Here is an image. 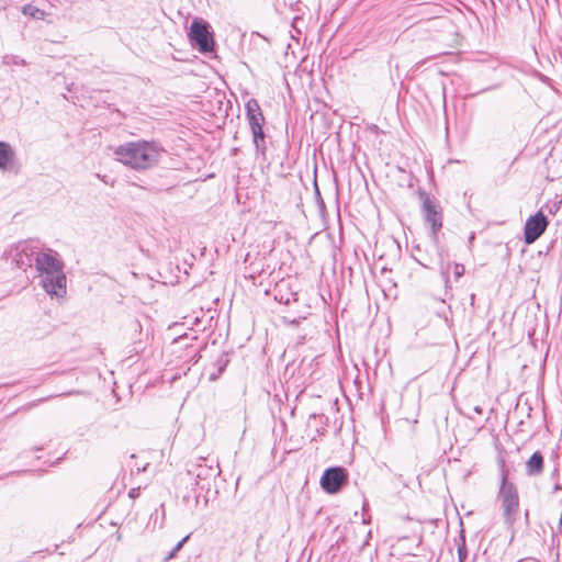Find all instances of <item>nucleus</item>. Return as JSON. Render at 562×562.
Here are the masks:
<instances>
[{"mask_svg": "<svg viewBox=\"0 0 562 562\" xmlns=\"http://www.w3.org/2000/svg\"><path fill=\"white\" fill-rule=\"evenodd\" d=\"M164 149L155 142H126L114 148L115 160L136 171L156 166Z\"/></svg>", "mask_w": 562, "mask_h": 562, "instance_id": "nucleus-1", "label": "nucleus"}, {"mask_svg": "<svg viewBox=\"0 0 562 562\" xmlns=\"http://www.w3.org/2000/svg\"><path fill=\"white\" fill-rule=\"evenodd\" d=\"M35 268L41 278V285L47 294L57 297L66 294L64 263L56 251L40 247L35 257Z\"/></svg>", "mask_w": 562, "mask_h": 562, "instance_id": "nucleus-2", "label": "nucleus"}, {"mask_svg": "<svg viewBox=\"0 0 562 562\" xmlns=\"http://www.w3.org/2000/svg\"><path fill=\"white\" fill-rule=\"evenodd\" d=\"M498 499L501 502L505 524L508 527H513L520 513L519 495L514 483L508 482L505 471L502 473Z\"/></svg>", "mask_w": 562, "mask_h": 562, "instance_id": "nucleus-3", "label": "nucleus"}, {"mask_svg": "<svg viewBox=\"0 0 562 562\" xmlns=\"http://www.w3.org/2000/svg\"><path fill=\"white\" fill-rule=\"evenodd\" d=\"M246 117L248 121L249 128L252 135V142L256 148V153L265 156L267 146H266V135L263 132L265 116L260 109V105L256 99H250L246 103Z\"/></svg>", "mask_w": 562, "mask_h": 562, "instance_id": "nucleus-4", "label": "nucleus"}, {"mask_svg": "<svg viewBox=\"0 0 562 562\" xmlns=\"http://www.w3.org/2000/svg\"><path fill=\"white\" fill-rule=\"evenodd\" d=\"M420 198L424 222L429 227V238L437 239L443 223L442 207L436 199L430 198L427 193H422Z\"/></svg>", "mask_w": 562, "mask_h": 562, "instance_id": "nucleus-5", "label": "nucleus"}, {"mask_svg": "<svg viewBox=\"0 0 562 562\" xmlns=\"http://www.w3.org/2000/svg\"><path fill=\"white\" fill-rule=\"evenodd\" d=\"M209 29L210 25L201 19H194L190 26L189 37L201 53H209L214 48L213 35Z\"/></svg>", "mask_w": 562, "mask_h": 562, "instance_id": "nucleus-6", "label": "nucleus"}, {"mask_svg": "<svg viewBox=\"0 0 562 562\" xmlns=\"http://www.w3.org/2000/svg\"><path fill=\"white\" fill-rule=\"evenodd\" d=\"M40 245L35 241L19 243L11 252L12 262L19 269L26 270L35 265V257L40 251Z\"/></svg>", "mask_w": 562, "mask_h": 562, "instance_id": "nucleus-7", "label": "nucleus"}, {"mask_svg": "<svg viewBox=\"0 0 562 562\" xmlns=\"http://www.w3.org/2000/svg\"><path fill=\"white\" fill-rule=\"evenodd\" d=\"M347 479L348 474L344 468H329L325 470L321 477V486L325 492L335 494L340 491L342 485L347 482Z\"/></svg>", "mask_w": 562, "mask_h": 562, "instance_id": "nucleus-8", "label": "nucleus"}, {"mask_svg": "<svg viewBox=\"0 0 562 562\" xmlns=\"http://www.w3.org/2000/svg\"><path fill=\"white\" fill-rule=\"evenodd\" d=\"M548 224V218L542 211H538L535 215L528 217L524 228L525 243L528 245L535 243L544 233Z\"/></svg>", "mask_w": 562, "mask_h": 562, "instance_id": "nucleus-9", "label": "nucleus"}, {"mask_svg": "<svg viewBox=\"0 0 562 562\" xmlns=\"http://www.w3.org/2000/svg\"><path fill=\"white\" fill-rule=\"evenodd\" d=\"M274 300L281 304L290 305L297 301V293L293 290L289 280H280L274 285Z\"/></svg>", "mask_w": 562, "mask_h": 562, "instance_id": "nucleus-10", "label": "nucleus"}, {"mask_svg": "<svg viewBox=\"0 0 562 562\" xmlns=\"http://www.w3.org/2000/svg\"><path fill=\"white\" fill-rule=\"evenodd\" d=\"M438 257V265L440 273L446 282L449 279V269L451 263L449 262L448 249L440 243L439 236L437 239H430Z\"/></svg>", "mask_w": 562, "mask_h": 562, "instance_id": "nucleus-11", "label": "nucleus"}, {"mask_svg": "<svg viewBox=\"0 0 562 562\" xmlns=\"http://www.w3.org/2000/svg\"><path fill=\"white\" fill-rule=\"evenodd\" d=\"M15 154L10 144L0 142V169L13 170L14 169Z\"/></svg>", "mask_w": 562, "mask_h": 562, "instance_id": "nucleus-12", "label": "nucleus"}, {"mask_svg": "<svg viewBox=\"0 0 562 562\" xmlns=\"http://www.w3.org/2000/svg\"><path fill=\"white\" fill-rule=\"evenodd\" d=\"M543 456L540 451H536L526 462V473L529 476H536L542 473L543 471Z\"/></svg>", "mask_w": 562, "mask_h": 562, "instance_id": "nucleus-13", "label": "nucleus"}, {"mask_svg": "<svg viewBox=\"0 0 562 562\" xmlns=\"http://www.w3.org/2000/svg\"><path fill=\"white\" fill-rule=\"evenodd\" d=\"M22 13L24 15H29V16H32L36 20H43L44 19V15H45V12L38 8H36L35 5L33 4H25L23 8H22Z\"/></svg>", "mask_w": 562, "mask_h": 562, "instance_id": "nucleus-14", "label": "nucleus"}, {"mask_svg": "<svg viewBox=\"0 0 562 562\" xmlns=\"http://www.w3.org/2000/svg\"><path fill=\"white\" fill-rule=\"evenodd\" d=\"M188 539H189V536H186L183 539H181L175 546V548L167 554V557L165 558V561L168 562L169 560L173 559L176 557V554L182 549L183 544L187 542Z\"/></svg>", "mask_w": 562, "mask_h": 562, "instance_id": "nucleus-15", "label": "nucleus"}, {"mask_svg": "<svg viewBox=\"0 0 562 562\" xmlns=\"http://www.w3.org/2000/svg\"><path fill=\"white\" fill-rule=\"evenodd\" d=\"M2 63L4 65H25V61L23 59H20L18 56L14 55H5L2 59Z\"/></svg>", "mask_w": 562, "mask_h": 562, "instance_id": "nucleus-16", "label": "nucleus"}, {"mask_svg": "<svg viewBox=\"0 0 562 562\" xmlns=\"http://www.w3.org/2000/svg\"><path fill=\"white\" fill-rule=\"evenodd\" d=\"M199 468H200V470L196 472V476L199 479H206L210 475L214 474V472H215L212 467L201 468V465H199Z\"/></svg>", "mask_w": 562, "mask_h": 562, "instance_id": "nucleus-17", "label": "nucleus"}, {"mask_svg": "<svg viewBox=\"0 0 562 562\" xmlns=\"http://www.w3.org/2000/svg\"><path fill=\"white\" fill-rule=\"evenodd\" d=\"M452 267H453V276H454L456 280H459L464 274L465 268L462 263H457V262H454L452 265Z\"/></svg>", "mask_w": 562, "mask_h": 562, "instance_id": "nucleus-18", "label": "nucleus"}, {"mask_svg": "<svg viewBox=\"0 0 562 562\" xmlns=\"http://www.w3.org/2000/svg\"><path fill=\"white\" fill-rule=\"evenodd\" d=\"M130 328L131 330H133L134 333H138L140 334L142 333V325L138 321H133L131 324H130Z\"/></svg>", "mask_w": 562, "mask_h": 562, "instance_id": "nucleus-19", "label": "nucleus"}, {"mask_svg": "<svg viewBox=\"0 0 562 562\" xmlns=\"http://www.w3.org/2000/svg\"><path fill=\"white\" fill-rule=\"evenodd\" d=\"M458 554H459L460 562H463V560L467 557V549H465V543L464 542H463L462 547L458 548Z\"/></svg>", "mask_w": 562, "mask_h": 562, "instance_id": "nucleus-20", "label": "nucleus"}, {"mask_svg": "<svg viewBox=\"0 0 562 562\" xmlns=\"http://www.w3.org/2000/svg\"><path fill=\"white\" fill-rule=\"evenodd\" d=\"M139 493H140V488L139 487H134V488H131L130 492H128V496L131 498H136L139 496Z\"/></svg>", "mask_w": 562, "mask_h": 562, "instance_id": "nucleus-21", "label": "nucleus"}, {"mask_svg": "<svg viewBox=\"0 0 562 562\" xmlns=\"http://www.w3.org/2000/svg\"><path fill=\"white\" fill-rule=\"evenodd\" d=\"M158 512L159 509H155V512L150 515V518H149V522H154V527H156L157 525V520H158Z\"/></svg>", "mask_w": 562, "mask_h": 562, "instance_id": "nucleus-22", "label": "nucleus"}, {"mask_svg": "<svg viewBox=\"0 0 562 562\" xmlns=\"http://www.w3.org/2000/svg\"><path fill=\"white\" fill-rule=\"evenodd\" d=\"M222 371H223V368L221 367L216 373H212V374L210 375V380H211V381H215V380L220 376V374L222 373Z\"/></svg>", "mask_w": 562, "mask_h": 562, "instance_id": "nucleus-23", "label": "nucleus"}, {"mask_svg": "<svg viewBox=\"0 0 562 562\" xmlns=\"http://www.w3.org/2000/svg\"><path fill=\"white\" fill-rule=\"evenodd\" d=\"M558 210H559V205H558L557 203H554V204H553V206H552V207H550L549 212L553 214V213H555Z\"/></svg>", "mask_w": 562, "mask_h": 562, "instance_id": "nucleus-24", "label": "nucleus"}, {"mask_svg": "<svg viewBox=\"0 0 562 562\" xmlns=\"http://www.w3.org/2000/svg\"><path fill=\"white\" fill-rule=\"evenodd\" d=\"M187 339V335L180 336L179 338L173 340V344H180L182 340Z\"/></svg>", "mask_w": 562, "mask_h": 562, "instance_id": "nucleus-25", "label": "nucleus"}, {"mask_svg": "<svg viewBox=\"0 0 562 562\" xmlns=\"http://www.w3.org/2000/svg\"><path fill=\"white\" fill-rule=\"evenodd\" d=\"M160 509H161V520H164V517H165V513H164V505H160ZM159 528L162 527V521L159 522Z\"/></svg>", "mask_w": 562, "mask_h": 562, "instance_id": "nucleus-26", "label": "nucleus"}, {"mask_svg": "<svg viewBox=\"0 0 562 562\" xmlns=\"http://www.w3.org/2000/svg\"><path fill=\"white\" fill-rule=\"evenodd\" d=\"M198 350H199L198 348H193V347H191V352L193 353V356H192L193 358H196V356H198Z\"/></svg>", "mask_w": 562, "mask_h": 562, "instance_id": "nucleus-27", "label": "nucleus"}, {"mask_svg": "<svg viewBox=\"0 0 562 562\" xmlns=\"http://www.w3.org/2000/svg\"><path fill=\"white\" fill-rule=\"evenodd\" d=\"M473 411L476 413V414H482V408L480 406H474Z\"/></svg>", "mask_w": 562, "mask_h": 562, "instance_id": "nucleus-28", "label": "nucleus"}, {"mask_svg": "<svg viewBox=\"0 0 562 562\" xmlns=\"http://www.w3.org/2000/svg\"><path fill=\"white\" fill-rule=\"evenodd\" d=\"M422 266H424L425 268H429L430 266L426 262H420Z\"/></svg>", "mask_w": 562, "mask_h": 562, "instance_id": "nucleus-29", "label": "nucleus"}, {"mask_svg": "<svg viewBox=\"0 0 562 562\" xmlns=\"http://www.w3.org/2000/svg\"><path fill=\"white\" fill-rule=\"evenodd\" d=\"M196 357H198V358H194V359H195V360H194V362H196V361H198V359H201V356H196Z\"/></svg>", "mask_w": 562, "mask_h": 562, "instance_id": "nucleus-30", "label": "nucleus"}]
</instances>
